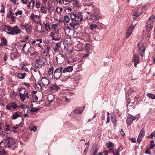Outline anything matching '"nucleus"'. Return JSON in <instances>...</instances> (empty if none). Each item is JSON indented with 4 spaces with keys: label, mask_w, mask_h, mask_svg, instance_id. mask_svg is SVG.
Masks as SVG:
<instances>
[{
    "label": "nucleus",
    "mask_w": 155,
    "mask_h": 155,
    "mask_svg": "<svg viewBox=\"0 0 155 155\" xmlns=\"http://www.w3.org/2000/svg\"><path fill=\"white\" fill-rule=\"evenodd\" d=\"M74 94L72 91L68 89H66L62 91L61 92L60 94V97L64 100V101L69 102L71 100L70 97Z\"/></svg>",
    "instance_id": "nucleus-1"
},
{
    "label": "nucleus",
    "mask_w": 155,
    "mask_h": 155,
    "mask_svg": "<svg viewBox=\"0 0 155 155\" xmlns=\"http://www.w3.org/2000/svg\"><path fill=\"white\" fill-rule=\"evenodd\" d=\"M72 20L81 22L83 20L82 14L78 11H75L70 14Z\"/></svg>",
    "instance_id": "nucleus-2"
},
{
    "label": "nucleus",
    "mask_w": 155,
    "mask_h": 155,
    "mask_svg": "<svg viewBox=\"0 0 155 155\" xmlns=\"http://www.w3.org/2000/svg\"><path fill=\"white\" fill-rule=\"evenodd\" d=\"M19 91L20 98L22 102H23L26 98H29V94L25 88L21 87L19 89Z\"/></svg>",
    "instance_id": "nucleus-3"
},
{
    "label": "nucleus",
    "mask_w": 155,
    "mask_h": 155,
    "mask_svg": "<svg viewBox=\"0 0 155 155\" xmlns=\"http://www.w3.org/2000/svg\"><path fill=\"white\" fill-rule=\"evenodd\" d=\"M12 141H13L12 142L14 143L15 142V140L12 137H9L6 139H4L0 143V146H1L4 148H10L11 147L10 143Z\"/></svg>",
    "instance_id": "nucleus-4"
},
{
    "label": "nucleus",
    "mask_w": 155,
    "mask_h": 155,
    "mask_svg": "<svg viewBox=\"0 0 155 155\" xmlns=\"http://www.w3.org/2000/svg\"><path fill=\"white\" fill-rule=\"evenodd\" d=\"M147 7V5H144L141 8L137 9L133 14V16L135 17V18L133 17V19H136V18L141 15L146 10Z\"/></svg>",
    "instance_id": "nucleus-5"
},
{
    "label": "nucleus",
    "mask_w": 155,
    "mask_h": 155,
    "mask_svg": "<svg viewBox=\"0 0 155 155\" xmlns=\"http://www.w3.org/2000/svg\"><path fill=\"white\" fill-rule=\"evenodd\" d=\"M154 18V15H152L150 17L147 21L146 29L147 32H149L152 29L153 25V20Z\"/></svg>",
    "instance_id": "nucleus-6"
},
{
    "label": "nucleus",
    "mask_w": 155,
    "mask_h": 155,
    "mask_svg": "<svg viewBox=\"0 0 155 155\" xmlns=\"http://www.w3.org/2000/svg\"><path fill=\"white\" fill-rule=\"evenodd\" d=\"M58 31L54 30L51 32L49 36L51 39L54 41L59 40L61 38V34Z\"/></svg>",
    "instance_id": "nucleus-7"
},
{
    "label": "nucleus",
    "mask_w": 155,
    "mask_h": 155,
    "mask_svg": "<svg viewBox=\"0 0 155 155\" xmlns=\"http://www.w3.org/2000/svg\"><path fill=\"white\" fill-rule=\"evenodd\" d=\"M20 25V28L23 30H25L27 34H30L31 33L32 26L31 24L25 23L21 24Z\"/></svg>",
    "instance_id": "nucleus-8"
},
{
    "label": "nucleus",
    "mask_w": 155,
    "mask_h": 155,
    "mask_svg": "<svg viewBox=\"0 0 155 155\" xmlns=\"http://www.w3.org/2000/svg\"><path fill=\"white\" fill-rule=\"evenodd\" d=\"M21 31L17 25H15L13 27H11L10 31L7 32V34L9 35H14L20 34Z\"/></svg>",
    "instance_id": "nucleus-9"
},
{
    "label": "nucleus",
    "mask_w": 155,
    "mask_h": 155,
    "mask_svg": "<svg viewBox=\"0 0 155 155\" xmlns=\"http://www.w3.org/2000/svg\"><path fill=\"white\" fill-rule=\"evenodd\" d=\"M35 61L36 64L40 66H43L47 61L45 58L40 56L36 57Z\"/></svg>",
    "instance_id": "nucleus-10"
},
{
    "label": "nucleus",
    "mask_w": 155,
    "mask_h": 155,
    "mask_svg": "<svg viewBox=\"0 0 155 155\" xmlns=\"http://www.w3.org/2000/svg\"><path fill=\"white\" fill-rule=\"evenodd\" d=\"M138 47V51L141 56L143 57L144 55V53L145 51V48L144 44L142 43H139L137 44Z\"/></svg>",
    "instance_id": "nucleus-11"
},
{
    "label": "nucleus",
    "mask_w": 155,
    "mask_h": 155,
    "mask_svg": "<svg viewBox=\"0 0 155 155\" xmlns=\"http://www.w3.org/2000/svg\"><path fill=\"white\" fill-rule=\"evenodd\" d=\"M63 69L62 67H60L55 70L54 72V76L56 79H58L61 76L62 70Z\"/></svg>",
    "instance_id": "nucleus-12"
},
{
    "label": "nucleus",
    "mask_w": 155,
    "mask_h": 155,
    "mask_svg": "<svg viewBox=\"0 0 155 155\" xmlns=\"http://www.w3.org/2000/svg\"><path fill=\"white\" fill-rule=\"evenodd\" d=\"M18 106L15 102H12L8 103L6 106L7 109L9 110H13L16 109Z\"/></svg>",
    "instance_id": "nucleus-13"
},
{
    "label": "nucleus",
    "mask_w": 155,
    "mask_h": 155,
    "mask_svg": "<svg viewBox=\"0 0 155 155\" xmlns=\"http://www.w3.org/2000/svg\"><path fill=\"white\" fill-rule=\"evenodd\" d=\"M101 18L99 15L97 14H94L91 15L87 16L86 18V19H92L93 21L99 20Z\"/></svg>",
    "instance_id": "nucleus-14"
},
{
    "label": "nucleus",
    "mask_w": 155,
    "mask_h": 155,
    "mask_svg": "<svg viewBox=\"0 0 155 155\" xmlns=\"http://www.w3.org/2000/svg\"><path fill=\"white\" fill-rule=\"evenodd\" d=\"M64 31L65 34L68 36H71L73 35V30L69 26H65L64 28Z\"/></svg>",
    "instance_id": "nucleus-15"
},
{
    "label": "nucleus",
    "mask_w": 155,
    "mask_h": 155,
    "mask_svg": "<svg viewBox=\"0 0 155 155\" xmlns=\"http://www.w3.org/2000/svg\"><path fill=\"white\" fill-rule=\"evenodd\" d=\"M41 17L40 15H35L34 13H32L30 16L31 20L34 22H37L40 20Z\"/></svg>",
    "instance_id": "nucleus-16"
},
{
    "label": "nucleus",
    "mask_w": 155,
    "mask_h": 155,
    "mask_svg": "<svg viewBox=\"0 0 155 155\" xmlns=\"http://www.w3.org/2000/svg\"><path fill=\"white\" fill-rule=\"evenodd\" d=\"M31 44L29 42H26L24 44L22 47V50L23 52L25 54H27L29 48L31 47Z\"/></svg>",
    "instance_id": "nucleus-17"
},
{
    "label": "nucleus",
    "mask_w": 155,
    "mask_h": 155,
    "mask_svg": "<svg viewBox=\"0 0 155 155\" xmlns=\"http://www.w3.org/2000/svg\"><path fill=\"white\" fill-rule=\"evenodd\" d=\"M18 54L16 49L12 51L10 53V58L12 61L17 58Z\"/></svg>",
    "instance_id": "nucleus-18"
},
{
    "label": "nucleus",
    "mask_w": 155,
    "mask_h": 155,
    "mask_svg": "<svg viewBox=\"0 0 155 155\" xmlns=\"http://www.w3.org/2000/svg\"><path fill=\"white\" fill-rule=\"evenodd\" d=\"M56 61L58 63H62L65 59L64 56L62 54H59L56 57Z\"/></svg>",
    "instance_id": "nucleus-19"
},
{
    "label": "nucleus",
    "mask_w": 155,
    "mask_h": 155,
    "mask_svg": "<svg viewBox=\"0 0 155 155\" xmlns=\"http://www.w3.org/2000/svg\"><path fill=\"white\" fill-rule=\"evenodd\" d=\"M79 22L75 20H72V21L70 24V26L75 29H77L80 26Z\"/></svg>",
    "instance_id": "nucleus-20"
},
{
    "label": "nucleus",
    "mask_w": 155,
    "mask_h": 155,
    "mask_svg": "<svg viewBox=\"0 0 155 155\" xmlns=\"http://www.w3.org/2000/svg\"><path fill=\"white\" fill-rule=\"evenodd\" d=\"M140 58L138 55H135L133 58L132 61L134 63V66L135 67H137V65L139 63Z\"/></svg>",
    "instance_id": "nucleus-21"
},
{
    "label": "nucleus",
    "mask_w": 155,
    "mask_h": 155,
    "mask_svg": "<svg viewBox=\"0 0 155 155\" xmlns=\"http://www.w3.org/2000/svg\"><path fill=\"white\" fill-rule=\"evenodd\" d=\"M134 26H131L130 27L128 30L126 34V38H128L132 33V32L134 31Z\"/></svg>",
    "instance_id": "nucleus-22"
},
{
    "label": "nucleus",
    "mask_w": 155,
    "mask_h": 155,
    "mask_svg": "<svg viewBox=\"0 0 155 155\" xmlns=\"http://www.w3.org/2000/svg\"><path fill=\"white\" fill-rule=\"evenodd\" d=\"M42 42V39H37L36 40H34L32 41L31 42V44L32 45H38V46L40 48L42 47V45L40 44Z\"/></svg>",
    "instance_id": "nucleus-23"
},
{
    "label": "nucleus",
    "mask_w": 155,
    "mask_h": 155,
    "mask_svg": "<svg viewBox=\"0 0 155 155\" xmlns=\"http://www.w3.org/2000/svg\"><path fill=\"white\" fill-rule=\"evenodd\" d=\"M7 17L11 18L13 22L15 21V17L14 16V14L11 10L9 11L7 15Z\"/></svg>",
    "instance_id": "nucleus-24"
},
{
    "label": "nucleus",
    "mask_w": 155,
    "mask_h": 155,
    "mask_svg": "<svg viewBox=\"0 0 155 155\" xmlns=\"http://www.w3.org/2000/svg\"><path fill=\"white\" fill-rule=\"evenodd\" d=\"M43 23L45 30L48 32L50 31L51 28L49 22L45 20Z\"/></svg>",
    "instance_id": "nucleus-25"
},
{
    "label": "nucleus",
    "mask_w": 155,
    "mask_h": 155,
    "mask_svg": "<svg viewBox=\"0 0 155 155\" xmlns=\"http://www.w3.org/2000/svg\"><path fill=\"white\" fill-rule=\"evenodd\" d=\"M85 49L86 52H89L93 49V47L90 43H87L85 45Z\"/></svg>",
    "instance_id": "nucleus-26"
},
{
    "label": "nucleus",
    "mask_w": 155,
    "mask_h": 155,
    "mask_svg": "<svg viewBox=\"0 0 155 155\" xmlns=\"http://www.w3.org/2000/svg\"><path fill=\"white\" fill-rule=\"evenodd\" d=\"M84 108L85 107L84 106L77 108L74 110V112L75 114H81L83 112Z\"/></svg>",
    "instance_id": "nucleus-27"
},
{
    "label": "nucleus",
    "mask_w": 155,
    "mask_h": 155,
    "mask_svg": "<svg viewBox=\"0 0 155 155\" xmlns=\"http://www.w3.org/2000/svg\"><path fill=\"white\" fill-rule=\"evenodd\" d=\"M73 67L69 66L67 67L64 68L62 72L63 73L71 72L73 70Z\"/></svg>",
    "instance_id": "nucleus-28"
},
{
    "label": "nucleus",
    "mask_w": 155,
    "mask_h": 155,
    "mask_svg": "<svg viewBox=\"0 0 155 155\" xmlns=\"http://www.w3.org/2000/svg\"><path fill=\"white\" fill-rule=\"evenodd\" d=\"M54 67L53 65L51 64L48 68V73L50 76H53V74Z\"/></svg>",
    "instance_id": "nucleus-29"
},
{
    "label": "nucleus",
    "mask_w": 155,
    "mask_h": 155,
    "mask_svg": "<svg viewBox=\"0 0 155 155\" xmlns=\"http://www.w3.org/2000/svg\"><path fill=\"white\" fill-rule=\"evenodd\" d=\"M35 1L34 0H32L28 5L27 7L29 9L31 10L33 9L35 6Z\"/></svg>",
    "instance_id": "nucleus-30"
},
{
    "label": "nucleus",
    "mask_w": 155,
    "mask_h": 155,
    "mask_svg": "<svg viewBox=\"0 0 155 155\" xmlns=\"http://www.w3.org/2000/svg\"><path fill=\"white\" fill-rule=\"evenodd\" d=\"M77 60L74 59L70 58L68 61V63L70 64L74 65L77 62Z\"/></svg>",
    "instance_id": "nucleus-31"
},
{
    "label": "nucleus",
    "mask_w": 155,
    "mask_h": 155,
    "mask_svg": "<svg viewBox=\"0 0 155 155\" xmlns=\"http://www.w3.org/2000/svg\"><path fill=\"white\" fill-rule=\"evenodd\" d=\"M35 51V46L34 45H31V47L29 48L27 54H29Z\"/></svg>",
    "instance_id": "nucleus-32"
},
{
    "label": "nucleus",
    "mask_w": 155,
    "mask_h": 155,
    "mask_svg": "<svg viewBox=\"0 0 155 155\" xmlns=\"http://www.w3.org/2000/svg\"><path fill=\"white\" fill-rule=\"evenodd\" d=\"M1 44L3 46L7 45V41L6 39L4 37L1 38Z\"/></svg>",
    "instance_id": "nucleus-33"
},
{
    "label": "nucleus",
    "mask_w": 155,
    "mask_h": 155,
    "mask_svg": "<svg viewBox=\"0 0 155 155\" xmlns=\"http://www.w3.org/2000/svg\"><path fill=\"white\" fill-rule=\"evenodd\" d=\"M129 117L127 119L126 121L127 124V125H130L132 123L133 119L131 118L132 116L130 114L129 116Z\"/></svg>",
    "instance_id": "nucleus-34"
},
{
    "label": "nucleus",
    "mask_w": 155,
    "mask_h": 155,
    "mask_svg": "<svg viewBox=\"0 0 155 155\" xmlns=\"http://www.w3.org/2000/svg\"><path fill=\"white\" fill-rule=\"evenodd\" d=\"M21 117V115L20 114V113H18L17 112H15L13 114L12 116V119L13 120L16 119L17 118L19 117Z\"/></svg>",
    "instance_id": "nucleus-35"
},
{
    "label": "nucleus",
    "mask_w": 155,
    "mask_h": 155,
    "mask_svg": "<svg viewBox=\"0 0 155 155\" xmlns=\"http://www.w3.org/2000/svg\"><path fill=\"white\" fill-rule=\"evenodd\" d=\"M41 81L43 85L45 86L49 84V82L48 80L45 78H43L41 79Z\"/></svg>",
    "instance_id": "nucleus-36"
},
{
    "label": "nucleus",
    "mask_w": 155,
    "mask_h": 155,
    "mask_svg": "<svg viewBox=\"0 0 155 155\" xmlns=\"http://www.w3.org/2000/svg\"><path fill=\"white\" fill-rule=\"evenodd\" d=\"M47 10H48V12L51 14L52 12H53L54 11L53 9V6L50 5H48L47 7Z\"/></svg>",
    "instance_id": "nucleus-37"
},
{
    "label": "nucleus",
    "mask_w": 155,
    "mask_h": 155,
    "mask_svg": "<svg viewBox=\"0 0 155 155\" xmlns=\"http://www.w3.org/2000/svg\"><path fill=\"white\" fill-rule=\"evenodd\" d=\"M70 18L67 15H65L64 17V19L63 22L64 25L66 24V23H69L70 21Z\"/></svg>",
    "instance_id": "nucleus-38"
},
{
    "label": "nucleus",
    "mask_w": 155,
    "mask_h": 155,
    "mask_svg": "<svg viewBox=\"0 0 155 155\" xmlns=\"http://www.w3.org/2000/svg\"><path fill=\"white\" fill-rule=\"evenodd\" d=\"M26 75L25 73H19L17 75V77L20 79H24Z\"/></svg>",
    "instance_id": "nucleus-39"
},
{
    "label": "nucleus",
    "mask_w": 155,
    "mask_h": 155,
    "mask_svg": "<svg viewBox=\"0 0 155 155\" xmlns=\"http://www.w3.org/2000/svg\"><path fill=\"white\" fill-rule=\"evenodd\" d=\"M61 47L59 43H57L55 45V47L54 48V51L55 52H58L59 51V50Z\"/></svg>",
    "instance_id": "nucleus-40"
},
{
    "label": "nucleus",
    "mask_w": 155,
    "mask_h": 155,
    "mask_svg": "<svg viewBox=\"0 0 155 155\" xmlns=\"http://www.w3.org/2000/svg\"><path fill=\"white\" fill-rule=\"evenodd\" d=\"M23 12L22 10L18 9L15 13V15L17 16L21 17L22 16Z\"/></svg>",
    "instance_id": "nucleus-41"
},
{
    "label": "nucleus",
    "mask_w": 155,
    "mask_h": 155,
    "mask_svg": "<svg viewBox=\"0 0 155 155\" xmlns=\"http://www.w3.org/2000/svg\"><path fill=\"white\" fill-rule=\"evenodd\" d=\"M41 11L43 14H46L47 13V8L44 6L41 7Z\"/></svg>",
    "instance_id": "nucleus-42"
},
{
    "label": "nucleus",
    "mask_w": 155,
    "mask_h": 155,
    "mask_svg": "<svg viewBox=\"0 0 155 155\" xmlns=\"http://www.w3.org/2000/svg\"><path fill=\"white\" fill-rule=\"evenodd\" d=\"M98 150L97 148L93 149L91 150V155H97Z\"/></svg>",
    "instance_id": "nucleus-43"
},
{
    "label": "nucleus",
    "mask_w": 155,
    "mask_h": 155,
    "mask_svg": "<svg viewBox=\"0 0 155 155\" xmlns=\"http://www.w3.org/2000/svg\"><path fill=\"white\" fill-rule=\"evenodd\" d=\"M50 46H47L45 48V50L43 53L44 54L47 55L49 53L50 50Z\"/></svg>",
    "instance_id": "nucleus-44"
},
{
    "label": "nucleus",
    "mask_w": 155,
    "mask_h": 155,
    "mask_svg": "<svg viewBox=\"0 0 155 155\" xmlns=\"http://www.w3.org/2000/svg\"><path fill=\"white\" fill-rule=\"evenodd\" d=\"M107 148H114V144L111 142H109L106 144Z\"/></svg>",
    "instance_id": "nucleus-45"
},
{
    "label": "nucleus",
    "mask_w": 155,
    "mask_h": 155,
    "mask_svg": "<svg viewBox=\"0 0 155 155\" xmlns=\"http://www.w3.org/2000/svg\"><path fill=\"white\" fill-rule=\"evenodd\" d=\"M51 27L52 29L54 30L58 31V30H59L58 28V24H52L51 25Z\"/></svg>",
    "instance_id": "nucleus-46"
},
{
    "label": "nucleus",
    "mask_w": 155,
    "mask_h": 155,
    "mask_svg": "<svg viewBox=\"0 0 155 155\" xmlns=\"http://www.w3.org/2000/svg\"><path fill=\"white\" fill-rule=\"evenodd\" d=\"M9 126L8 125H6L4 128V130L7 134L10 133L11 132V130L9 129Z\"/></svg>",
    "instance_id": "nucleus-47"
},
{
    "label": "nucleus",
    "mask_w": 155,
    "mask_h": 155,
    "mask_svg": "<svg viewBox=\"0 0 155 155\" xmlns=\"http://www.w3.org/2000/svg\"><path fill=\"white\" fill-rule=\"evenodd\" d=\"M30 56H35V59H36V58L37 56H39V54L38 52L37 51H34L32 52L30 54Z\"/></svg>",
    "instance_id": "nucleus-48"
},
{
    "label": "nucleus",
    "mask_w": 155,
    "mask_h": 155,
    "mask_svg": "<svg viewBox=\"0 0 155 155\" xmlns=\"http://www.w3.org/2000/svg\"><path fill=\"white\" fill-rule=\"evenodd\" d=\"M54 99L53 96L52 95H49L48 97V101H49V103H51L53 102Z\"/></svg>",
    "instance_id": "nucleus-49"
},
{
    "label": "nucleus",
    "mask_w": 155,
    "mask_h": 155,
    "mask_svg": "<svg viewBox=\"0 0 155 155\" xmlns=\"http://www.w3.org/2000/svg\"><path fill=\"white\" fill-rule=\"evenodd\" d=\"M6 153L4 150V148L0 146V155L6 154Z\"/></svg>",
    "instance_id": "nucleus-50"
},
{
    "label": "nucleus",
    "mask_w": 155,
    "mask_h": 155,
    "mask_svg": "<svg viewBox=\"0 0 155 155\" xmlns=\"http://www.w3.org/2000/svg\"><path fill=\"white\" fill-rule=\"evenodd\" d=\"M111 120L114 125L116 126V124L117 120L116 117L114 116H112L111 117Z\"/></svg>",
    "instance_id": "nucleus-51"
},
{
    "label": "nucleus",
    "mask_w": 155,
    "mask_h": 155,
    "mask_svg": "<svg viewBox=\"0 0 155 155\" xmlns=\"http://www.w3.org/2000/svg\"><path fill=\"white\" fill-rule=\"evenodd\" d=\"M18 95V93L15 91H12L11 93L10 94V97L12 98H14Z\"/></svg>",
    "instance_id": "nucleus-52"
},
{
    "label": "nucleus",
    "mask_w": 155,
    "mask_h": 155,
    "mask_svg": "<svg viewBox=\"0 0 155 155\" xmlns=\"http://www.w3.org/2000/svg\"><path fill=\"white\" fill-rule=\"evenodd\" d=\"M77 47L78 49V51L82 50L83 48V46L82 44L81 43H79L77 44Z\"/></svg>",
    "instance_id": "nucleus-53"
},
{
    "label": "nucleus",
    "mask_w": 155,
    "mask_h": 155,
    "mask_svg": "<svg viewBox=\"0 0 155 155\" xmlns=\"http://www.w3.org/2000/svg\"><path fill=\"white\" fill-rule=\"evenodd\" d=\"M72 1V0H61V2H62L64 4L67 5L71 2Z\"/></svg>",
    "instance_id": "nucleus-54"
},
{
    "label": "nucleus",
    "mask_w": 155,
    "mask_h": 155,
    "mask_svg": "<svg viewBox=\"0 0 155 155\" xmlns=\"http://www.w3.org/2000/svg\"><path fill=\"white\" fill-rule=\"evenodd\" d=\"M147 96L149 97L152 99H155V96L153 94L148 93L147 94Z\"/></svg>",
    "instance_id": "nucleus-55"
},
{
    "label": "nucleus",
    "mask_w": 155,
    "mask_h": 155,
    "mask_svg": "<svg viewBox=\"0 0 155 155\" xmlns=\"http://www.w3.org/2000/svg\"><path fill=\"white\" fill-rule=\"evenodd\" d=\"M145 135V132L143 128L141 130L140 133L139 134V135L140 136L142 137H143Z\"/></svg>",
    "instance_id": "nucleus-56"
},
{
    "label": "nucleus",
    "mask_w": 155,
    "mask_h": 155,
    "mask_svg": "<svg viewBox=\"0 0 155 155\" xmlns=\"http://www.w3.org/2000/svg\"><path fill=\"white\" fill-rule=\"evenodd\" d=\"M97 26L96 24H92L91 25L90 28L91 30H93L95 29L96 28Z\"/></svg>",
    "instance_id": "nucleus-57"
},
{
    "label": "nucleus",
    "mask_w": 155,
    "mask_h": 155,
    "mask_svg": "<svg viewBox=\"0 0 155 155\" xmlns=\"http://www.w3.org/2000/svg\"><path fill=\"white\" fill-rule=\"evenodd\" d=\"M140 117V115L139 114H137L135 116L132 117V119L133 121L134 120H137Z\"/></svg>",
    "instance_id": "nucleus-58"
},
{
    "label": "nucleus",
    "mask_w": 155,
    "mask_h": 155,
    "mask_svg": "<svg viewBox=\"0 0 155 155\" xmlns=\"http://www.w3.org/2000/svg\"><path fill=\"white\" fill-rule=\"evenodd\" d=\"M63 10V9L59 7H56V12L58 13H60Z\"/></svg>",
    "instance_id": "nucleus-59"
},
{
    "label": "nucleus",
    "mask_w": 155,
    "mask_h": 155,
    "mask_svg": "<svg viewBox=\"0 0 155 155\" xmlns=\"http://www.w3.org/2000/svg\"><path fill=\"white\" fill-rule=\"evenodd\" d=\"M155 146L153 141H152L150 142V148L151 149H153Z\"/></svg>",
    "instance_id": "nucleus-60"
},
{
    "label": "nucleus",
    "mask_w": 155,
    "mask_h": 155,
    "mask_svg": "<svg viewBox=\"0 0 155 155\" xmlns=\"http://www.w3.org/2000/svg\"><path fill=\"white\" fill-rule=\"evenodd\" d=\"M39 109V108H37L35 107H32L31 108L30 111L31 112H35L37 111Z\"/></svg>",
    "instance_id": "nucleus-61"
},
{
    "label": "nucleus",
    "mask_w": 155,
    "mask_h": 155,
    "mask_svg": "<svg viewBox=\"0 0 155 155\" xmlns=\"http://www.w3.org/2000/svg\"><path fill=\"white\" fill-rule=\"evenodd\" d=\"M21 70L24 71L29 72V71L26 67H21Z\"/></svg>",
    "instance_id": "nucleus-62"
},
{
    "label": "nucleus",
    "mask_w": 155,
    "mask_h": 155,
    "mask_svg": "<svg viewBox=\"0 0 155 155\" xmlns=\"http://www.w3.org/2000/svg\"><path fill=\"white\" fill-rule=\"evenodd\" d=\"M5 12V7L3 4H2L1 5V9L0 10V12L1 13H4Z\"/></svg>",
    "instance_id": "nucleus-63"
},
{
    "label": "nucleus",
    "mask_w": 155,
    "mask_h": 155,
    "mask_svg": "<svg viewBox=\"0 0 155 155\" xmlns=\"http://www.w3.org/2000/svg\"><path fill=\"white\" fill-rule=\"evenodd\" d=\"M40 6V2L39 1H37L36 2V7L37 8H38Z\"/></svg>",
    "instance_id": "nucleus-64"
}]
</instances>
